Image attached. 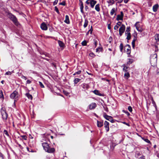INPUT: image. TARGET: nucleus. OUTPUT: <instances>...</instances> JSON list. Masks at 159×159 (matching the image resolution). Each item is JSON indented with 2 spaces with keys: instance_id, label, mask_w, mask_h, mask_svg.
<instances>
[{
  "instance_id": "obj_26",
  "label": "nucleus",
  "mask_w": 159,
  "mask_h": 159,
  "mask_svg": "<svg viewBox=\"0 0 159 159\" xmlns=\"http://www.w3.org/2000/svg\"><path fill=\"white\" fill-rule=\"evenodd\" d=\"M123 19L122 17L120 16V15H118L117 16V18H116V20L118 21L119 20H123Z\"/></svg>"
},
{
  "instance_id": "obj_36",
  "label": "nucleus",
  "mask_w": 159,
  "mask_h": 159,
  "mask_svg": "<svg viewBox=\"0 0 159 159\" xmlns=\"http://www.w3.org/2000/svg\"><path fill=\"white\" fill-rule=\"evenodd\" d=\"M93 40L94 42V44L95 45V48H96L97 45V41L95 39H93Z\"/></svg>"
},
{
  "instance_id": "obj_12",
  "label": "nucleus",
  "mask_w": 159,
  "mask_h": 159,
  "mask_svg": "<svg viewBox=\"0 0 159 159\" xmlns=\"http://www.w3.org/2000/svg\"><path fill=\"white\" fill-rule=\"evenodd\" d=\"M96 104L95 103H92L91 104L89 105V107L90 109H94L96 107Z\"/></svg>"
},
{
  "instance_id": "obj_29",
  "label": "nucleus",
  "mask_w": 159,
  "mask_h": 159,
  "mask_svg": "<svg viewBox=\"0 0 159 159\" xmlns=\"http://www.w3.org/2000/svg\"><path fill=\"white\" fill-rule=\"evenodd\" d=\"M87 41L84 40L81 43V44L83 46H85L87 45Z\"/></svg>"
},
{
  "instance_id": "obj_30",
  "label": "nucleus",
  "mask_w": 159,
  "mask_h": 159,
  "mask_svg": "<svg viewBox=\"0 0 159 159\" xmlns=\"http://www.w3.org/2000/svg\"><path fill=\"white\" fill-rule=\"evenodd\" d=\"M124 76L125 77V79H128L130 76L128 72H127L125 74Z\"/></svg>"
},
{
  "instance_id": "obj_34",
  "label": "nucleus",
  "mask_w": 159,
  "mask_h": 159,
  "mask_svg": "<svg viewBox=\"0 0 159 159\" xmlns=\"http://www.w3.org/2000/svg\"><path fill=\"white\" fill-rule=\"evenodd\" d=\"M115 12V8H113L111 10V12H110V14L111 15H112L114 14V12Z\"/></svg>"
},
{
  "instance_id": "obj_2",
  "label": "nucleus",
  "mask_w": 159,
  "mask_h": 159,
  "mask_svg": "<svg viewBox=\"0 0 159 159\" xmlns=\"http://www.w3.org/2000/svg\"><path fill=\"white\" fill-rule=\"evenodd\" d=\"M7 15L9 19L12 21L16 26H18L20 25L15 15L10 12H8Z\"/></svg>"
},
{
  "instance_id": "obj_57",
  "label": "nucleus",
  "mask_w": 159,
  "mask_h": 159,
  "mask_svg": "<svg viewBox=\"0 0 159 159\" xmlns=\"http://www.w3.org/2000/svg\"><path fill=\"white\" fill-rule=\"evenodd\" d=\"M144 141L148 143H150V141L148 139H145Z\"/></svg>"
},
{
  "instance_id": "obj_46",
  "label": "nucleus",
  "mask_w": 159,
  "mask_h": 159,
  "mask_svg": "<svg viewBox=\"0 0 159 159\" xmlns=\"http://www.w3.org/2000/svg\"><path fill=\"white\" fill-rule=\"evenodd\" d=\"M89 56L92 57H93L95 55L93 52H91L89 54Z\"/></svg>"
},
{
  "instance_id": "obj_32",
  "label": "nucleus",
  "mask_w": 159,
  "mask_h": 159,
  "mask_svg": "<svg viewBox=\"0 0 159 159\" xmlns=\"http://www.w3.org/2000/svg\"><path fill=\"white\" fill-rule=\"evenodd\" d=\"M133 35L134 37V39H137V34L136 31H134V34H133Z\"/></svg>"
},
{
  "instance_id": "obj_51",
  "label": "nucleus",
  "mask_w": 159,
  "mask_h": 159,
  "mask_svg": "<svg viewBox=\"0 0 159 159\" xmlns=\"http://www.w3.org/2000/svg\"><path fill=\"white\" fill-rule=\"evenodd\" d=\"M39 84L41 88H44V86L43 84L40 82H39Z\"/></svg>"
},
{
  "instance_id": "obj_24",
  "label": "nucleus",
  "mask_w": 159,
  "mask_h": 159,
  "mask_svg": "<svg viewBox=\"0 0 159 159\" xmlns=\"http://www.w3.org/2000/svg\"><path fill=\"white\" fill-rule=\"evenodd\" d=\"M155 39L157 42L159 41V34H156L155 36Z\"/></svg>"
},
{
  "instance_id": "obj_5",
  "label": "nucleus",
  "mask_w": 159,
  "mask_h": 159,
  "mask_svg": "<svg viewBox=\"0 0 159 159\" xmlns=\"http://www.w3.org/2000/svg\"><path fill=\"white\" fill-rule=\"evenodd\" d=\"M10 98L12 99H15V101H16L17 98L18 97V94L17 92L14 91L10 95Z\"/></svg>"
},
{
  "instance_id": "obj_62",
  "label": "nucleus",
  "mask_w": 159,
  "mask_h": 159,
  "mask_svg": "<svg viewBox=\"0 0 159 159\" xmlns=\"http://www.w3.org/2000/svg\"><path fill=\"white\" fill-rule=\"evenodd\" d=\"M127 46L128 47V48H129V49H130V48H131L129 44H127L125 46V47H124L125 49V47H126Z\"/></svg>"
},
{
  "instance_id": "obj_28",
  "label": "nucleus",
  "mask_w": 159,
  "mask_h": 159,
  "mask_svg": "<svg viewBox=\"0 0 159 159\" xmlns=\"http://www.w3.org/2000/svg\"><path fill=\"white\" fill-rule=\"evenodd\" d=\"M124 46L122 43H121L120 46V51L122 52L123 51V48Z\"/></svg>"
},
{
  "instance_id": "obj_31",
  "label": "nucleus",
  "mask_w": 159,
  "mask_h": 159,
  "mask_svg": "<svg viewBox=\"0 0 159 159\" xmlns=\"http://www.w3.org/2000/svg\"><path fill=\"white\" fill-rule=\"evenodd\" d=\"M109 4H114L115 1L114 0H109L107 1Z\"/></svg>"
},
{
  "instance_id": "obj_48",
  "label": "nucleus",
  "mask_w": 159,
  "mask_h": 159,
  "mask_svg": "<svg viewBox=\"0 0 159 159\" xmlns=\"http://www.w3.org/2000/svg\"><path fill=\"white\" fill-rule=\"evenodd\" d=\"M128 69V67L126 66H125L123 68V70L124 71H125V72L127 71V69Z\"/></svg>"
},
{
  "instance_id": "obj_42",
  "label": "nucleus",
  "mask_w": 159,
  "mask_h": 159,
  "mask_svg": "<svg viewBox=\"0 0 159 159\" xmlns=\"http://www.w3.org/2000/svg\"><path fill=\"white\" fill-rule=\"evenodd\" d=\"M21 137L24 140H26L27 139V137L26 135H22L21 136Z\"/></svg>"
},
{
  "instance_id": "obj_15",
  "label": "nucleus",
  "mask_w": 159,
  "mask_h": 159,
  "mask_svg": "<svg viewBox=\"0 0 159 159\" xmlns=\"http://www.w3.org/2000/svg\"><path fill=\"white\" fill-rule=\"evenodd\" d=\"M64 22L67 24H69L70 21L69 19V17L68 15H66V16L65 20H64Z\"/></svg>"
},
{
  "instance_id": "obj_33",
  "label": "nucleus",
  "mask_w": 159,
  "mask_h": 159,
  "mask_svg": "<svg viewBox=\"0 0 159 159\" xmlns=\"http://www.w3.org/2000/svg\"><path fill=\"white\" fill-rule=\"evenodd\" d=\"M136 29L138 31L140 32H142L143 30V29L142 28H140V29H139V27L138 26H136Z\"/></svg>"
},
{
  "instance_id": "obj_38",
  "label": "nucleus",
  "mask_w": 159,
  "mask_h": 159,
  "mask_svg": "<svg viewBox=\"0 0 159 159\" xmlns=\"http://www.w3.org/2000/svg\"><path fill=\"white\" fill-rule=\"evenodd\" d=\"M3 133L4 134H6L8 137L9 136L7 130H4L3 131Z\"/></svg>"
},
{
  "instance_id": "obj_45",
  "label": "nucleus",
  "mask_w": 159,
  "mask_h": 159,
  "mask_svg": "<svg viewBox=\"0 0 159 159\" xmlns=\"http://www.w3.org/2000/svg\"><path fill=\"white\" fill-rule=\"evenodd\" d=\"M93 27H92V26H91V28L90 29V30H89V32H90V34H92V32H93Z\"/></svg>"
},
{
  "instance_id": "obj_54",
  "label": "nucleus",
  "mask_w": 159,
  "mask_h": 159,
  "mask_svg": "<svg viewBox=\"0 0 159 159\" xmlns=\"http://www.w3.org/2000/svg\"><path fill=\"white\" fill-rule=\"evenodd\" d=\"M139 23V22L138 21V22H137L135 24V25H134V26L136 28V26H140V25L139 24L137 25V24H138V23Z\"/></svg>"
},
{
  "instance_id": "obj_27",
  "label": "nucleus",
  "mask_w": 159,
  "mask_h": 159,
  "mask_svg": "<svg viewBox=\"0 0 159 159\" xmlns=\"http://www.w3.org/2000/svg\"><path fill=\"white\" fill-rule=\"evenodd\" d=\"M0 98L1 99H3L4 98L3 93L1 90H0Z\"/></svg>"
},
{
  "instance_id": "obj_44",
  "label": "nucleus",
  "mask_w": 159,
  "mask_h": 159,
  "mask_svg": "<svg viewBox=\"0 0 159 159\" xmlns=\"http://www.w3.org/2000/svg\"><path fill=\"white\" fill-rule=\"evenodd\" d=\"M123 111L124 112L126 113L127 114V115L128 116H129L130 115V113L127 111L123 110Z\"/></svg>"
},
{
  "instance_id": "obj_19",
  "label": "nucleus",
  "mask_w": 159,
  "mask_h": 159,
  "mask_svg": "<svg viewBox=\"0 0 159 159\" xmlns=\"http://www.w3.org/2000/svg\"><path fill=\"white\" fill-rule=\"evenodd\" d=\"M99 6V4H98L95 6V9L97 11H100Z\"/></svg>"
},
{
  "instance_id": "obj_8",
  "label": "nucleus",
  "mask_w": 159,
  "mask_h": 159,
  "mask_svg": "<svg viewBox=\"0 0 159 159\" xmlns=\"http://www.w3.org/2000/svg\"><path fill=\"white\" fill-rule=\"evenodd\" d=\"M40 28L43 30H46L48 29L47 25L44 22L42 23L40 25Z\"/></svg>"
},
{
  "instance_id": "obj_6",
  "label": "nucleus",
  "mask_w": 159,
  "mask_h": 159,
  "mask_svg": "<svg viewBox=\"0 0 159 159\" xmlns=\"http://www.w3.org/2000/svg\"><path fill=\"white\" fill-rule=\"evenodd\" d=\"M1 112L2 118L4 120H6L7 119L8 115L4 109L1 110Z\"/></svg>"
},
{
  "instance_id": "obj_37",
  "label": "nucleus",
  "mask_w": 159,
  "mask_h": 159,
  "mask_svg": "<svg viewBox=\"0 0 159 159\" xmlns=\"http://www.w3.org/2000/svg\"><path fill=\"white\" fill-rule=\"evenodd\" d=\"M55 11L58 14H60V12L57 7V6L55 7Z\"/></svg>"
},
{
  "instance_id": "obj_41",
  "label": "nucleus",
  "mask_w": 159,
  "mask_h": 159,
  "mask_svg": "<svg viewBox=\"0 0 159 159\" xmlns=\"http://www.w3.org/2000/svg\"><path fill=\"white\" fill-rule=\"evenodd\" d=\"M90 4L91 7L92 8H93L94 7V5H95V4H94L92 2H91V1L90 2Z\"/></svg>"
},
{
  "instance_id": "obj_59",
  "label": "nucleus",
  "mask_w": 159,
  "mask_h": 159,
  "mask_svg": "<svg viewBox=\"0 0 159 159\" xmlns=\"http://www.w3.org/2000/svg\"><path fill=\"white\" fill-rule=\"evenodd\" d=\"M118 28H119V26L117 25H116L114 26V29L115 30H117Z\"/></svg>"
},
{
  "instance_id": "obj_14",
  "label": "nucleus",
  "mask_w": 159,
  "mask_h": 159,
  "mask_svg": "<svg viewBox=\"0 0 159 159\" xmlns=\"http://www.w3.org/2000/svg\"><path fill=\"white\" fill-rule=\"evenodd\" d=\"M97 125L98 127H101L103 125V121L97 120Z\"/></svg>"
},
{
  "instance_id": "obj_21",
  "label": "nucleus",
  "mask_w": 159,
  "mask_h": 159,
  "mask_svg": "<svg viewBox=\"0 0 159 159\" xmlns=\"http://www.w3.org/2000/svg\"><path fill=\"white\" fill-rule=\"evenodd\" d=\"M88 21L87 19H85L84 21V28H86L88 25Z\"/></svg>"
},
{
  "instance_id": "obj_10",
  "label": "nucleus",
  "mask_w": 159,
  "mask_h": 159,
  "mask_svg": "<svg viewBox=\"0 0 159 159\" xmlns=\"http://www.w3.org/2000/svg\"><path fill=\"white\" fill-rule=\"evenodd\" d=\"M104 127L106 128V130L107 132H108L109 130V123L107 121L104 122Z\"/></svg>"
},
{
  "instance_id": "obj_39",
  "label": "nucleus",
  "mask_w": 159,
  "mask_h": 159,
  "mask_svg": "<svg viewBox=\"0 0 159 159\" xmlns=\"http://www.w3.org/2000/svg\"><path fill=\"white\" fill-rule=\"evenodd\" d=\"M127 54L130 55L131 53V48H130V49H129V48H127Z\"/></svg>"
},
{
  "instance_id": "obj_35",
  "label": "nucleus",
  "mask_w": 159,
  "mask_h": 159,
  "mask_svg": "<svg viewBox=\"0 0 159 159\" xmlns=\"http://www.w3.org/2000/svg\"><path fill=\"white\" fill-rule=\"evenodd\" d=\"M59 5L65 6L66 5V2L65 1H63L62 2L59 3Z\"/></svg>"
},
{
  "instance_id": "obj_16",
  "label": "nucleus",
  "mask_w": 159,
  "mask_h": 159,
  "mask_svg": "<svg viewBox=\"0 0 159 159\" xmlns=\"http://www.w3.org/2000/svg\"><path fill=\"white\" fill-rule=\"evenodd\" d=\"M58 43L60 47L64 48L65 46V45L63 42L60 40L58 41Z\"/></svg>"
},
{
  "instance_id": "obj_25",
  "label": "nucleus",
  "mask_w": 159,
  "mask_h": 159,
  "mask_svg": "<svg viewBox=\"0 0 159 159\" xmlns=\"http://www.w3.org/2000/svg\"><path fill=\"white\" fill-rule=\"evenodd\" d=\"M128 59L129 61L127 62V64L130 65L134 61V60L132 59L129 58Z\"/></svg>"
},
{
  "instance_id": "obj_17",
  "label": "nucleus",
  "mask_w": 159,
  "mask_h": 159,
  "mask_svg": "<svg viewBox=\"0 0 159 159\" xmlns=\"http://www.w3.org/2000/svg\"><path fill=\"white\" fill-rule=\"evenodd\" d=\"M96 52H97L98 51L101 52H102L103 51V48L102 47H98L96 49Z\"/></svg>"
},
{
  "instance_id": "obj_63",
  "label": "nucleus",
  "mask_w": 159,
  "mask_h": 159,
  "mask_svg": "<svg viewBox=\"0 0 159 159\" xmlns=\"http://www.w3.org/2000/svg\"><path fill=\"white\" fill-rule=\"evenodd\" d=\"M88 9H89L88 7L87 6L85 5V11H87Z\"/></svg>"
},
{
  "instance_id": "obj_50",
  "label": "nucleus",
  "mask_w": 159,
  "mask_h": 159,
  "mask_svg": "<svg viewBox=\"0 0 159 159\" xmlns=\"http://www.w3.org/2000/svg\"><path fill=\"white\" fill-rule=\"evenodd\" d=\"M11 74V72L8 71L7 72H6L5 74V75H10Z\"/></svg>"
},
{
  "instance_id": "obj_61",
  "label": "nucleus",
  "mask_w": 159,
  "mask_h": 159,
  "mask_svg": "<svg viewBox=\"0 0 159 159\" xmlns=\"http://www.w3.org/2000/svg\"><path fill=\"white\" fill-rule=\"evenodd\" d=\"M74 84H77L79 81L80 80H74Z\"/></svg>"
},
{
  "instance_id": "obj_60",
  "label": "nucleus",
  "mask_w": 159,
  "mask_h": 159,
  "mask_svg": "<svg viewBox=\"0 0 159 159\" xmlns=\"http://www.w3.org/2000/svg\"><path fill=\"white\" fill-rule=\"evenodd\" d=\"M91 1L95 5L97 3V1L95 0H91Z\"/></svg>"
},
{
  "instance_id": "obj_47",
  "label": "nucleus",
  "mask_w": 159,
  "mask_h": 159,
  "mask_svg": "<svg viewBox=\"0 0 159 159\" xmlns=\"http://www.w3.org/2000/svg\"><path fill=\"white\" fill-rule=\"evenodd\" d=\"M81 72V70H79V71H77V72H75V73L73 74V75H75L76 74H78V75L80 74V73Z\"/></svg>"
},
{
  "instance_id": "obj_64",
  "label": "nucleus",
  "mask_w": 159,
  "mask_h": 159,
  "mask_svg": "<svg viewBox=\"0 0 159 159\" xmlns=\"http://www.w3.org/2000/svg\"><path fill=\"white\" fill-rule=\"evenodd\" d=\"M111 24H109L108 25V29L109 30H111Z\"/></svg>"
},
{
  "instance_id": "obj_11",
  "label": "nucleus",
  "mask_w": 159,
  "mask_h": 159,
  "mask_svg": "<svg viewBox=\"0 0 159 159\" xmlns=\"http://www.w3.org/2000/svg\"><path fill=\"white\" fill-rule=\"evenodd\" d=\"M81 86L84 89V91H85L89 88V86L88 84L84 83L82 84Z\"/></svg>"
},
{
  "instance_id": "obj_4",
  "label": "nucleus",
  "mask_w": 159,
  "mask_h": 159,
  "mask_svg": "<svg viewBox=\"0 0 159 159\" xmlns=\"http://www.w3.org/2000/svg\"><path fill=\"white\" fill-rule=\"evenodd\" d=\"M103 117L107 120L110 121L111 123H114L116 121V120L113 119V117L112 116L107 115L105 113H104L103 114Z\"/></svg>"
},
{
  "instance_id": "obj_43",
  "label": "nucleus",
  "mask_w": 159,
  "mask_h": 159,
  "mask_svg": "<svg viewBox=\"0 0 159 159\" xmlns=\"http://www.w3.org/2000/svg\"><path fill=\"white\" fill-rule=\"evenodd\" d=\"M128 109L130 112H131L132 111V108L130 106L128 107Z\"/></svg>"
},
{
  "instance_id": "obj_9",
  "label": "nucleus",
  "mask_w": 159,
  "mask_h": 159,
  "mask_svg": "<svg viewBox=\"0 0 159 159\" xmlns=\"http://www.w3.org/2000/svg\"><path fill=\"white\" fill-rule=\"evenodd\" d=\"M79 1L80 2L79 5L80 7V11L82 14H83L84 13V12L83 11V9L84 7L83 3L82 2V0H79Z\"/></svg>"
},
{
  "instance_id": "obj_55",
  "label": "nucleus",
  "mask_w": 159,
  "mask_h": 159,
  "mask_svg": "<svg viewBox=\"0 0 159 159\" xmlns=\"http://www.w3.org/2000/svg\"><path fill=\"white\" fill-rule=\"evenodd\" d=\"M124 16V14L123 12V11H121L120 12V16L122 17V18L123 19V17Z\"/></svg>"
},
{
  "instance_id": "obj_3",
  "label": "nucleus",
  "mask_w": 159,
  "mask_h": 159,
  "mask_svg": "<svg viewBox=\"0 0 159 159\" xmlns=\"http://www.w3.org/2000/svg\"><path fill=\"white\" fill-rule=\"evenodd\" d=\"M157 54L155 53L151 55L150 58V62L151 64L152 65V62L154 63H156L157 61Z\"/></svg>"
},
{
  "instance_id": "obj_58",
  "label": "nucleus",
  "mask_w": 159,
  "mask_h": 159,
  "mask_svg": "<svg viewBox=\"0 0 159 159\" xmlns=\"http://www.w3.org/2000/svg\"><path fill=\"white\" fill-rule=\"evenodd\" d=\"M121 22H120V21H118L117 23V25L118 26H120L121 25Z\"/></svg>"
},
{
  "instance_id": "obj_56",
  "label": "nucleus",
  "mask_w": 159,
  "mask_h": 159,
  "mask_svg": "<svg viewBox=\"0 0 159 159\" xmlns=\"http://www.w3.org/2000/svg\"><path fill=\"white\" fill-rule=\"evenodd\" d=\"M49 30L50 32H52L53 31V28L52 27H51L49 28Z\"/></svg>"
},
{
  "instance_id": "obj_53",
  "label": "nucleus",
  "mask_w": 159,
  "mask_h": 159,
  "mask_svg": "<svg viewBox=\"0 0 159 159\" xmlns=\"http://www.w3.org/2000/svg\"><path fill=\"white\" fill-rule=\"evenodd\" d=\"M112 40V38L111 37H110L108 39L109 42L111 43Z\"/></svg>"
},
{
  "instance_id": "obj_23",
  "label": "nucleus",
  "mask_w": 159,
  "mask_h": 159,
  "mask_svg": "<svg viewBox=\"0 0 159 159\" xmlns=\"http://www.w3.org/2000/svg\"><path fill=\"white\" fill-rule=\"evenodd\" d=\"M127 36L126 39L128 40H130L131 39V34L129 32V33H128V34H127Z\"/></svg>"
},
{
  "instance_id": "obj_49",
  "label": "nucleus",
  "mask_w": 159,
  "mask_h": 159,
  "mask_svg": "<svg viewBox=\"0 0 159 159\" xmlns=\"http://www.w3.org/2000/svg\"><path fill=\"white\" fill-rule=\"evenodd\" d=\"M58 0H55L54 1V2H53V5L55 6L56 5L58 2Z\"/></svg>"
},
{
  "instance_id": "obj_13",
  "label": "nucleus",
  "mask_w": 159,
  "mask_h": 159,
  "mask_svg": "<svg viewBox=\"0 0 159 159\" xmlns=\"http://www.w3.org/2000/svg\"><path fill=\"white\" fill-rule=\"evenodd\" d=\"M158 7L159 5L158 4H156L155 5H154L152 8L153 11L154 12H156L157 10Z\"/></svg>"
},
{
  "instance_id": "obj_18",
  "label": "nucleus",
  "mask_w": 159,
  "mask_h": 159,
  "mask_svg": "<svg viewBox=\"0 0 159 159\" xmlns=\"http://www.w3.org/2000/svg\"><path fill=\"white\" fill-rule=\"evenodd\" d=\"M25 95L29 99L32 100L33 98V97L29 93H27L25 94Z\"/></svg>"
},
{
  "instance_id": "obj_20",
  "label": "nucleus",
  "mask_w": 159,
  "mask_h": 159,
  "mask_svg": "<svg viewBox=\"0 0 159 159\" xmlns=\"http://www.w3.org/2000/svg\"><path fill=\"white\" fill-rule=\"evenodd\" d=\"M130 26L127 27L126 28V30L125 32V35H127V34H128V33L130 32Z\"/></svg>"
},
{
  "instance_id": "obj_40",
  "label": "nucleus",
  "mask_w": 159,
  "mask_h": 159,
  "mask_svg": "<svg viewBox=\"0 0 159 159\" xmlns=\"http://www.w3.org/2000/svg\"><path fill=\"white\" fill-rule=\"evenodd\" d=\"M63 93L67 96L69 94V93L64 90H63Z\"/></svg>"
},
{
  "instance_id": "obj_52",
  "label": "nucleus",
  "mask_w": 159,
  "mask_h": 159,
  "mask_svg": "<svg viewBox=\"0 0 159 159\" xmlns=\"http://www.w3.org/2000/svg\"><path fill=\"white\" fill-rule=\"evenodd\" d=\"M137 39H134L132 42V44H135V42L136 40Z\"/></svg>"
},
{
  "instance_id": "obj_22",
  "label": "nucleus",
  "mask_w": 159,
  "mask_h": 159,
  "mask_svg": "<svg viewBox=\"0 0 159 159\" xmlns=\"http://www.w3.org/2000/svg\"><path fill=\"white\" fill-rule=\"evenodd\" d=\"M93 92L95 94L97 95H99V96H101V94L99 92V91L98 90H94V91H93Z\"/></svg>"
},
{
  "instance_id": "obj_1",
  "label": "nucleus",
  "mask_w": 159,
  "mask_h": 159,
  "mask_svg": "<svg viewBox=\"0 0 159 159\" xmlns=\"http://www.w3.org/2000/svg\"><path fill=\"white\" fill-rule=\"evenodd\" d=\"M42 145L44 150L49 153H52L55 151V149L53 148H50L48 144L47 143H42Z\"/></svg>"
},
{
  "instance_id": "obj_7",
  "label": "nucleus",
  "mask_w": 159,
  "mask_h": 159,
  "mask_svg": "<svg viewBox=\"0 0 159 159\" xmlns=\"http://www.w3.org/2000/svg\"><path fill=\"white\" fill-rule=\"evenodd\" d=\"M125 26L124 24H122L119 29V34L120 36H122L125 30Z\"/></svg>"
}]
</instances>
